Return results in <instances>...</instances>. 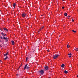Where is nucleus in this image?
Wrapping results in <instances>:
<instances>
[{"instance_id":"nucleus-20","label":"nucleus","mask_w":78,"mask_h":78,"mask_svg":"<svg viewBox=\"0 0 78 78\" xmlns=\"http://www.w3.org/2000/svg\"><path fill=\"white\" fill-rule=\"evenodd\" d=\"M68 55L69 56V55H72V54L70 53V54H69Z\"/></svg>"},{"instance_id":"nucleus-12","label":"nucleus","mask_w":78,"mask_h":78,"mask_svg":"<svg viewBox=\"0 0 78 78\" xmlns=\"http://www.w3.org/2000/svg\"><path fill=\"white\" fill-rule=\"evenodd\" d=\"M64 73H65L67 74V73H68V71H66V70H65L64 71Z\"/></svg>"},{"instance_id":"nucleus-22","label":"nucleus","mask_w":78,"mask_h":78,"mask_svg":"<svg viewBox=\"0 0 78 78\" xmlns=\"http://www.w3.org/2000/svg\"><path fill=\"white\" fill-rule=\"evenodd\" d=\"M41 31V29H40V30H39L38 31H39V32H40V31Z\"/></svg>"},{"instance_id":"nucleus-2","label":"nucleus","mask_w":78,"mask_h":78,"mask_svg":"<svg viewBox=\"0 0 78 78\" xmlns=\"http://www.w3.org/2000/svg\"><path fill=\"white\" fill-rule=\"evenodd\" d=\"M59 56V55H53V58L54 59H56L58 58V57Z\"/></svg>"},{"instance_id":"nucleus-8","label":"nucleus","mask_w":78,"mask_h":78,"mask_svg":"<svg viewBox=\"0 0 78 78\" xmlns=\"http://www.w3.org/2000/svg\"><path fill=\"white\" fill-rule=\"evenodd\" d=\"M64 66H65V65L64 64H62L61 65V67H62V68H64Z\"/></svg>"},{"instance_id":"nucleus-34","label":"nucleus","mask_w":78,"mask_h":78,"mask_svg":"<svg viewBox=\"0 0 78 78\" xmlns=\"http://www.w3.org/2000/svg\"><path fill=\"white\" fill-rule=\"evenodd\" d=\"M55 20V22H56V20Z\"/></svg>"},{"instance_id":"nucleus-5","label":"nucleus","mask_w":78,"mask_h":78,"mask_svg":"<svg viewBox=\"0 0 78 78\" xmlns=\"http://www.w3.org/2000/svg\"><path fill=\"white\" fill-rule=\"evenodd\" d=\"M26 16V15L25 14H24V13L22 15V17H25Z\"/></svg>"},{"instance_id":"nucleus-18","label":"nucleus","mask_w":78,"mask_h":78,"mask_svg":"<svg viewBox=\"0 0 78 78\" xmlns=\"http://www.w3.org/2000/svg\"><path fill=\"white\" fill-rule=\"evenodd\" d=\"M75 50L76 51H78V48H76V49H75Z\"/></svg>"},{"instance_id":"nucleus-27","label":"nucleus","mask_w":78,"mask_h":78,"mask_svg":"<svg viewBox=\"0 0 78 78\" xmlns=\"http://www.w3.org/2000/svg\"><path fill=\"white\" fill-rule=\"evenodd\" d=\"M62 9H64V7H62Z\"/></svg>"},{"instance_id":"nucleus-28","label":"nucleus","mask_w":78,"mask_h":78,"mask_svg":"<svg viewBox=\"0 0 78 78\" xmlns=\"http://www.w3.org/2000/svg\"><path fill=\"white\" fill-rule=\"evenodd\" d=\"M72 22H74V20H72Z\"/></svg>"},{"instance_id":"nucleus-24","label":"nucleus","mask_w":78,"mask_h":78,"mask_svg":"<svg viewBox=\"0 0 78 78\" xmlns=\"http://www.w3.org/2000/svg\"><path fill=\"white\" fill-rule=\"evenodd\" d=\"M6 34H5L4 35H3V37H4V36H6Z\"/></svg>"},{"instance_id":"nucleus-31","label":"nucleus","mask_w":78,"mask_h":78,"mask_svg":"<svg viewBox=\"0 0 78 78\" xmlns=\"http://www.w3.org/2000/svg\"><path fill=\"white\" fill-rule=\"evenodd\" d=\"M2 61L1 60H0V62H1Z\"/></svg>"},{"instance_id":"nucleus-19","label":"nucleus","mask_w":78,"mask_h":78,"mask_svg":"<svg viewBox=\"0 0 78 78\" xmlns=\"http://www.w3.org/2000/svg\"><path fill=\"white\" fill-rule=\"evenodd\" d=\"M44 26L42 27L41 28V30L43 29V28H44Z\"/></svg>"},{"instance_id":"nucleus-21","label":"nucleus","mask_w":78,"mask_h":78,"mask_svg":"<svg viewBox=\"0 0 78 78\" xmlns=\"http://www.w3.org/2000/svg\"><path fill=\"white\" fill-rule=\"evenodd\" d=\"M27 60H28V57H27L26 58V61H27Z\"/></svg>"},{"instance_id":"nucleus-16","label":"nucleus","mask_w":78,"mask_h":78,"mask_svg":"<svg viewBox=\"0 0 78 78\" xmlns=\"http://www.w3.org/2000/svg\"><path fill=\"white\" fill-rule=\"evenodd\" d=\"M7 58H8V56H6V58H4V59H5V60H6V59H7Z\"/></svg>"},{"instance_id":"nucleus-37","label":"nucleus","mask_w":78,"mask_h":78,"mask_svg":"<svg viewBox=\"0 0 78 78\" xmlns=\"http://www.w3.org/2000/svg\"><path fill=\"white\" fill-rule=\"evenodd\" d=\"M41 16H42V15H41Z\"/></svg>"},{"instance_id":"nucleus-11","label":"nucleus","mask_w":78,"mask_h":78,"mask_svg":"<svg viewBox=\"0 0 78 78\" xmlns=\"http://www.w3.org/2000/svg\"><path fill=\"white\" fill-rule=\"evenodd\" d=\"M8 52H7L4 55V56H7V55H8Z\"/></svg>"},{"instance_id":"nucleus-7","label":"nucleus","mask_w":78,"mask_h":78,"mask_svg":"<svg viewBox=\"0 0 78 78\" xmlns=\"http://www.w3.org/2000/svg\"><path fill=\"white\" fill-rule=\"evenodd\" d=\"M11 42H12V45H14V41H11Z\"/></svg>"},{"instance_id":"nucleus-10","label":"nucleus","mask_w":78,"mask_h":78,"mask_svg":"<svg viewBox=\"0 0 78 78\" xmlns=\"http://www.w3.org/2000/svg\"><path fill=\"white\" fill-rule=\"evenodd\" d=\"M16 3L13 4V7L15 8H16Z\"/></svg>"},{"instance_id":"nucleus-30","label":"nucleus","mask_w":78,"mask_h":78,"mask_svg":"<svg viewBox=\"0 0 78 78\" xmlns=\"http://www.w3.org/2000/svg\"><path fill=\"white\" fill-rule=\"evenodd\" d=\"M0 47H2V46H1V45H0Z\"/></svg>"},{"instance_id":"nucleus-15","label":"nucleus","mask_w":78,"mask_h":78,"mask_svg":"<svg viewBox=\"0 0 78 78\" xmlns=\"http://www.w3.org/2000/svg\"><path fill=\"white\" fill-rule=\"evenodd\" d=\"M69 47H70V46H69V44H67V48H69Z\"/></svg>"},{"instance_id":"nucleus-3","label":"nucleus","mask_w":78,"mask_h":78,"mask_svg":"<svg viewBox=\"0 0 78 78\" xmlns=\"http://www.w3.org/2000/svg\"><path fill=\"white\" fill-rule=\"evenodd\" d=\"M27 65H28V64H27L25 65V66L24 67V70L26 69H26H30V67L27 66Z\"/></svg>"},{"instance_id":"nucleus-14","label":"nucleus","mask_w":78,"mask_h":78,"mask_svg":"<svg viewBox=\"0 0 78 78\" xmlns=\"http://www.w3.org/2000/svg\"><path fill=\"white\" fill-rule=\"evenodd\" d=\"M1 34H2V36H3L4 35V33H3V32L1 33Z\"/></svg>"},{"instance_id":"nucleus-26","label":"nucleus","mask_w":78,"mask_h":78,"mask_svg":"<svg viewBox=\"0 0 78 78\" xmlns=\"http://www.w3.org/2000/svg\"><path fill=\"white\" fill-rule=\"evenodd\" d=\"M71 57H72V55H70L69 56V58H71Z\"/></svg>"},{"instance_id":"nucleus-35","label":"nucleus","mask_w":78,"mask_h":78,"mask_svg":"<svg viewBox=\"0 0 78 78\" xmlns=\"http://www.w3.org/2000/svg\"><path fill=\"white\" fill-rule=\"evenodd\" d=\"M16 75H18V74H16Z\"/></svg>"},{"instance_id":"nucleus-13","label":"nucleus","mask_w":78,"mask_h":78,"mask_svg":"<svg viewBox=\"0 0 78 78\" xmlns=\"http://www.w3.org/2000/svg\"><path fill=\"white\" fill-rule=\"evenodd\" d=\"M72 31H73V32L74 33H76V31H75L74 30H73Z\"/></svg>"},{"instance_id":"nucleus-17","label":"nucleus","mask_w":78,"mask_h":78,"mask_svg":"<svg viewBox=\"0 0 78 78\" xmlns=\"http://www.w3.org/2000/svg\"><path fill=\"white\" fill-rule=\"evenodd\" d=\"M64 15L65 16H67V13H65Z\"/></svg>"},{"instance_id":"nucleus-25","label":"nucleus","mask_w":78,"mask_h":78,"mask_svg":"<svg viewBox=\"0 0 78 78\" xmlns=\"http://www.w3.org/2000/svg\"><path fill=\"white\" fill-rule=\"evenodd\" d=\"M21 66H22V64H21V65L20 66L19 68H20V67H21Z\"/></svg>"},{"instance_id":"nucleus-23","label":"nucleus","mask_w":78,"mask_h":78,"mask_svg":"<svg viewBox=\"0 0 78 78\" xmlns=\"http://www.w3.org/2000/svg\"><path fill=\"white\" fill-rule=\"evenodd\" d=\"M1 39H3V37H0Z\"/></svg>"},{"instance_id":"nucleus-33","label":"nucleus","mask_w":78,"mask_h":78,"mask_svg":"<svg viewBox=\"0 0 78 78\" xmlns=\"http://www.w3.org/2000/svg\"><path fill=\"white\" fill-rule=\"evenodd\" d=\"M69 17H70V16H69Z\"/></svg>"},{"instance_id":"nucleus-32","label":"nucleus","mask_w":78,"mask_h":78,"mask_svg":"<svg viewBox=\"0 0 78 78\" xmlns=\"http://www.w3.org/2000/svg\"><path fill=\"white\" fill-rule=\"evenodd\" d=\"M77 78H78V75L77 76Z\"/></svg>"},{"instance_id":"nucleus-9","label":"nucleus","mask_w":78,"mask_h":78,"mask_svg":"<svg viewBox=\"0 0 78 78\" xmlns=\"http://www.w3.org/2000/svg\"><path fill=\"white\" fill-rule=\"evenodd\" d=\"M4 30H5L6 31H8V29L6 28H4Z\"/></svg>"},{"instance_id":"nucleus-29","label":"nucleus","mask_w":78,"mask_h":78,"mask_svg":"<svg viewBox=\"0 0 78 78\" xmlns=\"http://www.w3.org/2000/svg\"><path fill=\"white\" fill-rule=\"evenodd\" d=\"M47 51H50V50H47Z\"/></svg>"},{"instance_id":"nucleus-6","label":"nucleus","mask_w":78,"mask_h":78,"mask_svg":"<svg viewBox=\"0 0 78 78\" xmlns=\"http://www.w3.org/2000/svg\"><path fill=\"white\" fill-rule=\"evenodd\" d=\"M44 69L46 70H47L48 69V67L47 66L44 67Z\"/></svg>"},{"instance_id":"nucleus-36","label":"nucleus","mask_w":78,"mask_h":78,"mask_svg":"<svg viewBox=\"0 0 78 78\" xmlns=\"http://www.w3.org/2000/svg\"><path fill=\"white\" fill-rule=\"evenodd\" d=\"M62 1H64V0H62Z\"/></svg>"},{"instance_id":"nucleus-4","label":"nucleus","mask_w":78,"mask_h":78,"mask_svg":"<svg viewBox=\"0 0 78 78\" xmlns=\"http://www.w3.org/2000/svg\"><path fill=\"white\" fill-rule=\"evenodd\" d=\"M3 39L5 40V42H8V38L7 37H4Z\"/></svg>"},{"instance_id":"nucleus-1","label":"nucleus","mask_w":78,"mask_h":78,"mask_svg":"<svg viewBox=\"0 0 78 78\" xmlns=\"http://www.w3.org/2000/svg\"><path fill=\"white\" fill-rule=\"evenodd\" d=\"M39 73H40L41 75H44V70L42 69L41 70L39 71Z\"/></svg>"}]
</instances>
